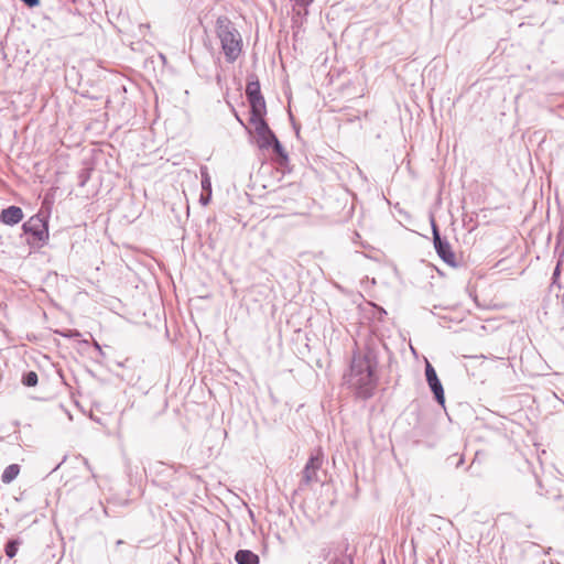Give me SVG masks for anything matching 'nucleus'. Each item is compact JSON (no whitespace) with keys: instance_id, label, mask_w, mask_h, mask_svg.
<instances>
[{"instance_id":"obj_1","label":"nucleus","mask_w":564,"mask_h":564,"mask_svg":"<svg viewBox=\"0 0 564 564\" xmlns=\"http://www.w3.org/2000/svg\"><path fill=\"white\" fill-rule=\"evenodd\" d=\"M377 366V357L372 350L352 355L347 382L359 398L367 400L373 395L378 382Z\"/></svg>"},{"instance_id":"obj_2","label":"nucleus","mask_w":564,"mask_h":564,"mask_svg":"<svg viewBox=\"0 0 564 564\" xmlns=\"http://www.w3.org/2000/svg\"><path fill=\"white\" fill-rule=\"evenodd\" d=\"M216 33L228 63H234L242 51V39L235 24L226 15L216 21Z\"/></svg>"},{"instance_id":"obj_3","label":"nucleus","mask_w":564,"mask_h":564,"mask_svg":"<svg viewBox=\"0 0 564 564\" xmlns=\"http://www.w3.org/2000/svg\"><path fill=\"white\" fill-rule=\"evenodd\" d=\"M22 236H25V242L31 249L43 248L50 238L48 216L39 213L30 217L22 225Z\"/></svg>"},{"instance_id":"obj_4","label":"nucleus","mask_w":564,"mask_h":564,"mask_svg":"<svg viewBox=\"0 0 564 564\" xmlns=\"http://www.w3.org/2000/svg\"><path fill=\"white\" fill-rule=\"evenodd\" d=\"M246 97L250 106V115H267V105L261 93L260 82L253 73L247 76Z\"/></svg>"},{"instance_id":"obj_5","label":"nucleus","mask_w":564,"mask_h":564,"mask_svg":"<svg viewBox=\"0 0 564 564\" xmlns=\"http://www.w3.org/2000/svg\"><path fill=\"white\" fill-rule=\"evenodd\" d=\"M431 227H432V235H433V245H434L437 256L446 264H448L453 268H457L458 263L456 261V256L452 249V246L448 242L447 238L441 236L438 226L436 225V221L433 217L431 218Z\"/></svg>"},{"instance_id":"obj_6","label":"nucleus","mask_w":564,"mask_h":564,"mask_svg":"<svg viewBox=\"0 0 564 564\" xmlns=\"http://www.w3.org/2000/svg\"><path fill=\"white\" fill-rule=\"evenodd\" d=\"M265 115H250V123L254 126L257 145L260 150H269L272 139L276 138L264 119Z\"/></svg>"},{"instance_id":"obj_7","label":"nucleus","mask_w":564,"mask_h":564,"mask_svg":"<svg viewBox=\"0 0 564 564\" xmlns=\"http://www.w3.org/2000/svg\"><path fill=\"white\" fill-rule=\"evenodd\" d=\"M324 455L321 449H317L314 454H312L305 464V467L302 471V480L301 485L308 486L313 482L321 481L318 477V470L322 468Z\"/></svg>"},{"instance_id":"obj_8","label":"nucleus","mask_w":564,"mask_h":564,"mask_svg":"<svg viewBox=\"0 0 564 564\" xmlns=\"http://www.w3.org/2000/svg\"><path fill=\"white\" fill-rule=\"evenodd\" d=\"M425 379L435 401L441 405H445V393L443 384L431 362H425Z\"/></svg>"},{"instance_id":"obj_9","label":"nucleus","mask_w":564,"mask_h":564,"mask_svg":"<svg viewBox=\"0 0 564 564\" xmlns=\"http://www.w3.org/2000/svg\"><path fill=\"white\" fill-rule=\"evenodd\" d=\"M24 217L23 210L21 207L11 205L3 208L0 213V224L7 226H14L22 221Z\"/></svg>"},{"instance_id":"obj_10","label":"nucleus","mask_w":564,"mask_h":564,"mask_svg":"<svg viewBox=\"0 0 564 564\" xmlns=\"http://www.w3.org/2000/svg\"><path fill=\"white\" fill-rule=\"evenodd\" d=\"M272 152L271 159L281 167H285L289 164V154L284 150L282 143L279 141L278 137L272 139L270 143V149Z\"/></svg>"},{"instance_id":"obj_11","label":"nucleus","mask_w":564,"mask_h":564,"mask_svg":"<svg viewBox=\"0 0 564 564\" xmlns=\"http://www.w3.org/2000/svg\"><path fill=\"white\" fill-rule=\"evenodd\" d=\"M293 3V17L292 20L295 23L297 18L306 17L308 14V8L314 0H290Z\"/></svg>"},{"instance_id":"obj_12","label":"nucleus","mask_w":564,"mask_h":564,"mask_svg":"<svg viewBox=\"0 0 564 564\" xmlns=\"http://www.w3.org/2000/svg\"><path fill=\"white\" fill-rule=\"evenodd\" d=\"M237 564H259V556L250 550H238L235 554Z\"/></svg>"},{"instance_id":"obj_13","label":"nucleus","mask_w":564,"mask_h":564,"mask_svg":"<svg viewBox=\"0 0 564 564\" xmlns=\"http://www.w3.org/2000/svg\"><path fill=\"white\" fill-rule=\"evenodd\" d=\"M132 549L133 547L127 545V543L123 540H117L116 544H115V549L111 553L112 560L113 561L123 560L124 557L131 555Z\"/></svg>"},{"instance_id":"obj_14","label":"nucleus","mask_w":564,"mask_h":564,"mask_svg":"<svg viewBox=\"0 0 564 564\" xmlns=\"http://www.w3.org/2000/svg\"><path fill=\"white\" fill-rule=\"evenodd\" d=\"M149 470H150L151 475L154 474L156 477L163 476V475L174 476V474H175L173 471L172 467L166 466L162 462L154 463L153 465L150 466Z\"/></svg>"},{"instance_id":"obj_15","label":"nucleus","mask_w":564,"mask_h":564,"mask_svg":"<svg viewBox=\"0 0 564 564\" xmlns=\"http://www.w3.org/2000/svg\"><path fill=\"white\" fill-rule=\"evenodd\" d=\"M20 473V466L18 464H11L7 466L1 475V480L4 484L12 482Z\"/></svg>"},{"instance_id":"obj_16","label":"nucleus","mask_w":564,"mask_h":564,"mask_svg":"<svg viewBox=\"0 0 564 564\" xmlns=\"http://www.w3.org/2000/svg\"><path fill=\"white\" fill-rule=\"evenodd\" d=\"M21 544V541L19 539H11L6 543L4 552L6 555L9 558H13L19 550V545Z\"/></svg>"},{"instance_id":"obj_17","label":"nucleus","mask_w":564,"mask_h":564,"mask_svg":"<svg viewBox=\"0 0 564 564\" xmlns=\"http://www.w3.org/2000/svg\"><path fill=\"white\" fill-rule=\"evenodd\" d=\"M200 176H202V189L206 193H212V180L208 173L207 166H200Z\"/></svg>"},{"instance_id":"obj_18","label":"nucleus","mask_w":564,"mask_h":564,"mask_svg":"<svg viewBox=\"0 0 564 564\" xmlns=\"http://www.w3.org/2000/svg\"><path fill=\"white\" fill-rule=\"evenodd\" d=\"M21 381L25 387H35L39 382L37 373L33 370L26 371L22 375Z\"/></svg>"},{"instance_id":"obj_19","label":"nucleus","mask_w":564,"mask_h":564,"mask_svg":"<svg viewBox=\"0 0 564 564\" xmlns=\"http://www.w3.org/2000/svg\"><path fill=\"white\" fill-rule=\"evenodd\" d=\"M327 564H354V562L349 555L340 553L332 557Z\"/></svg>"},{"instance_id":"obj_20","label":"nucleus","mask_w":564,"mask_h":564,"mask_svg":"<svg viewBox=\"0 0 564 564\" xmlns=\"http://www.w3.org/2000/svg\"><path fill=\"white\" fill-rule=\"evenodd\" d=\"M446 462H447V464L454 465L456 468H458L464 464L465 457L463 454H460V455L454 454V455L448 456Z\"/></svg>"},{"instance_id":"obj_21","label":"nucleus","mask_w":564,"mask_h":564,"mask_svg":"<svg viewBox=\"0 0 564 564\" xmlns=\"http://www.w3.org/2000/svg\"><path fill=\"white\" fill-rule=\"evenodd\" d=\"M58 334L66 338H77L80 336V333L77 329H67L64 332H58Z\"/></svg>"},{"instance_id":"obj_22","label":"nucleus","mask_w":564,"mask_h":564,"mask_svg":"<svg viewBox=\"0 0 564 564\" xmlns=\"http://www.w3.org/2000/svg\"><path fill=\"white\" fill-rule=\"evenodd\" d=\"M210 199H212V193H206V192H203L200 194V197H199V203L203 205V206H206L210 203Z\"/></svg>"},{"instance_id":"obj_23","label":"nucleus","mask_w":564,"mask_h":564,"mask_svg":"<svg viewBox=\"0 0 564 564\" xmlns=\"http://www.w3.org/2000/svg\"><path fill=\"white\" fill-rule=\"evenodd\" d=\"M561 264L560 262L557 263V265L555 267L554 271H553V274H552V285L556 284L558 278H560V274H561Z\"/></svg>"},{"instance_id":"obj_24","label":"nucleus","mask_w":564,"mask_h":564,"mask_svg":"<svg viewBox=\"0 0 564 564\" xmlns=\"http://www.w3.org/2000/svg\"><path fill=\"white\" fill-rule=\"evenodd\" d=\"M153 484L161 486L164 489H167L170 487V481L165 479H153Z\"/></svg>"},{"instance_id":"obj_25","label":"nucleus","mask_w":564,"mask_h":564,"mask_svg":"<svg viewBox=\"0 0 564 564\" xmlns=\"http://www.w3.org/2000/svg\"><path fill=\"white\" fill-rule=\"evenodd\" d=\"M29 8H35L40 4V0H21Z\"/></svg>"},{"instance_id":"obj_26","label":"nucleus","mask_w":564,"mask_h":564,"mask_svg":"<svg viewBox=\"0 0 564 564\" xmlns=\"http://www.w3.org/2000/svg\"><path fill=\"white\" fill-rule=\"evenodd\" d=\"M94 348L96 349V351L98 352L99 356H104V352H102V349H101V346L99 345L98 341L94 340Z\"/></svg>"},{"instance_id":"obj_27","label":"nucleus","mask_w":564,"mask_h":564,"mask_svg":"<svg viewBox=\"0 0 564 564\" xmlns=\"http://www.w3.org/2000/svg\"><path fill=\"white\" fill-rule=\"evenodd\" d=\"M235 116H236L237 120L240 122V124L245 126L243 121L240 119V117L238 116L237 112H235Z\"/></svg>"},{"instance_id":"obj_28","label":"nucleus","mask_w":564,"mask_h":564,"mask_svg":"<svg viewBox=\"0 0 564 564\" xmlns=\"http://www.w3.org/2000/svg\"><path fill=\"white\" fill-rule=\"evenodd\" d=\"M563 299H564V293H563Z\"/></svg>"}]
</instances>
